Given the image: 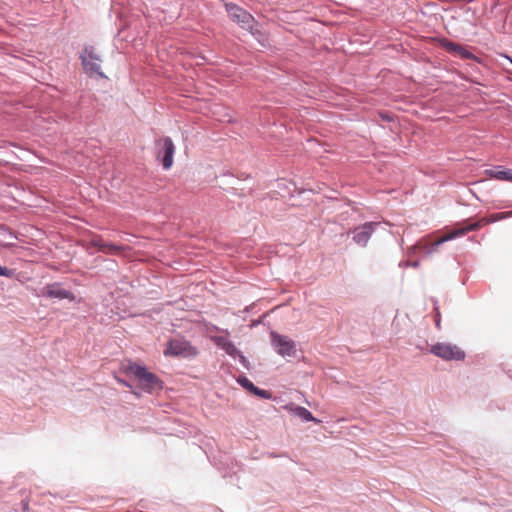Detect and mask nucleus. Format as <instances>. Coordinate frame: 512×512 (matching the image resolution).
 I'll use <instances>...</instances> for the list:
<instances>
[{
    "label": "nucleus",
    "mask_w": 512,
    "mask_h": 512,
    "mask_svg": "<svg viewBox=\"0 0 512 512\" xmlns=\"http://www.w3.org/2000/svg\"><path fill=\"white\" fill-rule=\"evenodd\" d=\"M509 217H512V211L495 213L487 218H482L476 222L470 223L469 221H464L462 223H459L455 229L445 234L443 237L437 239L436 241L429 242L428 238H422L416 244L408 248L407 254L410 257L415 256L417 254L431 256L435 252H437L438 247L443 243L453 240L457 237L463 236L470 231H476L486 224L504 220Z\"/></svg>",
    "instance_id": "nucleus-1"
},
{
    "label": "nucleus",
    "mask_w": 512,
    "mask_h": 512,
    "mask_svg": "<svg viewBox=\"0 0 512 512\" xmlns=\"http://www.w3.org/2000/svg\"><path fill=\"white\" fill-rule=\"evenodd\" d=\"M121 371L128 376L136 379L139 388L147 393H156L163 388L162 381L152 372H149L145 366L132 361L121 363Z\"/></svg>",
    "instance_id": "nucleus-2"
},
{
    "label": "nucleus",
    "mask_w": 512,
    "mask_h": 512,
    "mask_svg": "<svg viewBox=\"0 0 512 512\" xmlns=\"http://www.w3.org/2000/svg\"><path fill=\"white\" fill-rule=\"evenodd\" d=\"M429 351L445 361H460L465 358V352L461 348L448 342H438L432 345Z\"/></svg>",
    "instance_id": "nucleus-3"
},
{
    "label": "nucleus",
    "mask_w": 512,
    "mask_h": 512,
    "mask_svg": "<svg viewBox=\"0 0 512 512\" xmlns=\"http://www.w3.org/2000/svg\"><path fill=\"white\" fill-rule=\"evenodd\" d=\"M271 344L277 354L282 357H295L296 356V343L288 336L278 334L277 332L270 333Z\"/></svg>",
    "instance_id": "nucleus-4"
},
{
    "label": "nucleus",
    "mask_w": 512,
    "mask_h": 512,
    "mask_svg": "<svg viewBox=\"0 0 512 512\" xmlns=\"http://www.w3.org/2000/svg\"><path fill=\"white\" fill-rule=\"evenodd\" d=\"M226 11L232 21L238 23L243 29L253 31L255 20L249 12L234 3H227Z\"/></svg>",
    "instance_id": "nucleus-5"
},
{
    "label": "nucleus",
    "mask_w": 512,
    "mask_h": 512,
    "mask_svg": "<svg viewBox=\"0 0 512 512\" xmlns=\"http://www.w3.org/2000/svg\"><path fill=\"white\" fill-rule=\"evenodd\" d=\"M164 354L188 358L195 356L197 354V350L187 340L183 338H174L168 342Z\"/></svg>",
    "instance_id": "nucleus-6"
},
{
    "label": "nucleus",
    "mask_w": 512,
    "mask_h": 512,
    "mask_svg": "<svg viewBox=\"0 0 512 512\" xmlns=\"http://www.w3.org/2000/svg\"><path fill=\"white\" fill-rule=\"evenodd\" d=\"M157 158L162 162L163 168L168 170L173 165V156L175 146L169 137H164L157 141Z\"/></svg>",
    "instance_id": "nucleus-7"
},
{
    "label": "nucleus",
    "mask_w": 512,
    "mask_h": 512,
    "mask_svg": "<svg viewBox=\"0 0 512 512\" xmlns=\"http://www.w3.org/2000/svg\"><path fill=\"white\" fill-rule=\"evenodd\" d=\"M378 225V222H366L355 227L352 231L353 241L357 245L365 247Z\"/></svg>",
    "instance_id": "nucleus-8"
},
{
    "label": "nucleus",
    "mask_w": 512,
    "mask_h": 512,
    "mask_svg": "<svg viewBox=\"0 0 512 512\" xmlns=\"http://www.w3.org/2000/svg\"><path fill=\"white\" fill-rule=\"evenodd\" d=\"M81 60L86 71L96 73L101 77L104 76L103 73L100 71L101 59L92 49L86 48L81 54Z\"/></svg>",
    "instance_id": "nucleus-9"
},
{
    "label": "nucleus",
    "mask_w": 512,
    "mask_h": 512,
    "mask_svg": "<svg viewBox=\"0 0 512 512\" xmlns=\"http://www.w3.org/2000/svg\"><path fill=\"white\" fill-rule=\"evenodd\" d=\"M41 296L46 298L69 299L70 301L75 299L74 295L69 290L62 288L59 283H52L43 287Z\"/></svg>",
    "instance_id": "nucleus-10"
},
{
    "label": "nucleus",
    "mask_w": 512,
    "mask_h": 512,
    "mask_svg": "<svg viewBox=\"0 0 512 512\" xmlns=\"http://www.w3.org/2000/svg\"><path fill=\"white\" fill-rule=\"evenodd\" d=\"M216 344L223 349L228 355L239 358V361L246 366V357L237 349V347L227 338L218 337L216 338Z\"/></svg>",
    "instance_id": "nucleus-11"
},
{
    "label": "nucleus",
    "mask_w": 512,
    "mask_h": 512,
    "mask_svg": "<svg viewBox=\"0 0 512 512\" xmlns=\"http://www.w3.org/2000/svg\"><path fill=\"white\" fill-rule=\"evenodd\" d=\"M237 382L243 387L245 388L247 391H249L250 393L260 397V398H263V399H269L271 398V393L267 390H262V389H259L258 387H256L247 377L245 376H240L238 379H237Z\"/></svg>",
    "instance_id": "nucleus-12"
},
{
    "label": "nucleus",
    "mask_w": 512,
    "mask_h": 512,
    "mask_svg": "<svg viewBox=\"0 0 512 512\" xmlns=\"http://www.w3.org/2000/svg\"><path fill=\"white\" fill-rule=\"evenodd\" d=\"M443 47L451 53L459 55L462 59H472L474 55L465 49L462 45L446 40Z\"/></svg>",
    "instance_id": "nucleus-13"
},
{
    "label": "nucleus",
    "mask_w": 512,
    "mask_h": 512,
    "mask_svg": "<svg viewBox=\"0 0 512 512\" xmlns=\"http://www.w3.org/2000/svg\"><path fill=\"white\" fill-rule=\"evenodd\" d=\"M443 47L451 53L459 55L462 59H472L474 55L465 49L462 45L446 40Z\"/></svg>",
    "instance_id": "nucleus-14"
},
{
    "label": "nucleus",
    "mask_w": 512,
    "mask_h": 512,
    "mask_svg": "<svg viewBox=\"0 0 512 512\" xmlns=\"http://www.w3.org/2000/svg\"><path fill=\"white\" fill-rule=\"evenodd\" d=\"M443 47L451 53L459 55L462 59H472L474 55L465 49L462 45L446 40Z\"/></svg>",
    "instance_id": "nucleus-15"
},
{
    "label": "nucleus",
    "mask_w": 512,
    "mask_h": 512,
    "mask_svg": "<svg viewBox=\"0 0 512 512\" xmlns=\"http://www.w3.org/2000/svg\"><path fill=\"white\" fill-rule=\"evenodd\" d=\"M487 172L492 178L512 182V169H504L498 171L488 170Z\"/></svg>",
    "instance_id": "nucleus-16"
},
{
    "label": "nucleus",
    "mask_w": 512,
    "mask_h": 512,
    "mask_svg": "<svg viewBox=\"0 0 512 512\" xmlns=\"http://www.w3.org/2000/svg\"><path fill=\"white\" fill-rule=\"evenodd\" d=\"M94 245L98 247L99 251L107 253H117L120 251V247L111 243H104L101 240L95 241Z\"/></svg>",
    "instance_id": "nucleus-17"
},
{
    "label": "nucleus",
    "mask_w": 512,
    "mask_h": 512,
    "mask_svg": "<svg viewBox=\"0 0 512 512\" xmlns=\"http://www.w3.org/2000/svg\"><path fill=\"white\" fill-rule=\"evenodd\" d=\"M287 408L293 416H305V417L312 416V413L304 407H300V406L291 404V405L287 406Z\"/></svg>",
    "instance_id": "nucleus-18"
},
{
    "label": "nucleus",
    "mask_w": 512,
    "mask_h": 512,
    "mask_svg": "<svg viewBox=\"0 0 512 512\" xmlns=\"http://www.w3.org/2000/svg\"><path fill=\"white\" fill-rule=\"evenodd\" d=\"M400 266L418 268L419 267V261L418 260H415V261H409L408 260L406 262L400 263Z\"/></svg>",
    "instance_id": "nucleus-19"
},
{
    "label": "nucleus",
    "mask_w": 512,
    "mask_h": 512,
    "mask_svg": "<svg viewBox=\"0 0 512 512\" xmlns=\"http://www.w3.org/2000/svg\"><path fill=\"white\" fill-rule=\"evenodd\" d=\"M12 274L13 272L10 269L0 265V276L11 277Z\"/></svg>",
    "instance_id": "nucleus-20"
},
{
    "label": "nucleus",
    "mask_w": 512,
    "mask_h": 512,
    "mask_svg": "<svg viewBox=\"0 0 512 512\" xmlns=\"http://www.w3.org/2000/svg\"><path fill=\"white\" fill-rule=\"evenodd\" d=\"M115 379H116V381H117L118 383H120V384H122V385H124V386H126V387H131V385H130L128 382H126L125 380L120 379V378H118V377H115Z\"/></svg>",
    "instance_id": "nucleus-21"
},
{
    "label": "nucleus",
    "mask_w": 512,
    "mask_h": 512,
    "mask_svg": "<svg viewBox=\"0 0 512 512\" xmlns=\"http://www.w3.org/2000/svg\"><path fill=\"white\" fill-rule=\"evenodd\" d=\"M436 326L439 327L440 326V320L439 319H436Z\"/></svg>",
    "instance_id": "nucleus-22"
},
{
    "label": "nucleus",
    "mask_w": 512,
    "mask_h": 512,
    "mask_svg": "<svg viewBox=\"0 0 512 512\" xmlns=\"http://www.w3.org/2000/svg\"><path fill=\"white\" fill-rule=\"evenodd\" d=\"M306 420H317V418L311 417V418H305Z\"/></svg>",
    "instance_id": "nucleus-23"
},
{
    "label": "nucleus",
    "mask_w": 512,
    "mask_h": 512,
    "mask_svg": "<svg viewBox=\"0 0 512 512\" xmlns=\"http://www.w3.org/2000/svg\"><path fill=\"white\" fill-rule=\"evenodd\" d=\"M506 57H507V59H509V60H510V62L512 63V59H511L510 57H508V56H506Z\"/></svg>",
    "instance_id": "nucleus-24"
}]
</instances>
